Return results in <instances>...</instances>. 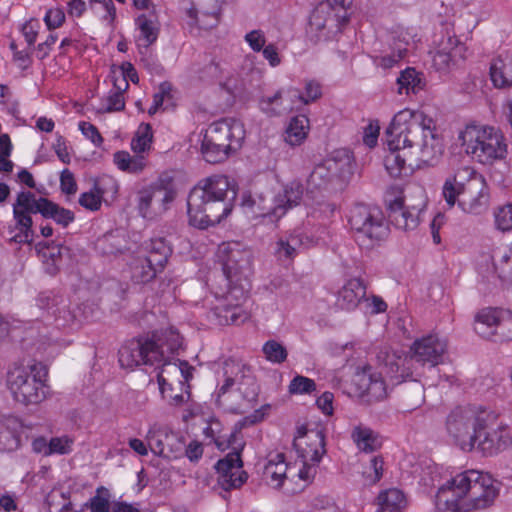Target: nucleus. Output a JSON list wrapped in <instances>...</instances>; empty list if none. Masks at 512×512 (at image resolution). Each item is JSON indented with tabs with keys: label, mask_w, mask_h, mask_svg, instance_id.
Listing matches in <instances>:
<instances>
[{
	"label": "nucleus",
	"mask_w": 512,
	"mask_h": 512,
	"mask_svg": "<svg viewBox=\"0 0 512 512\" xmlns=\"http://www.w3.org/2000/svg\"><path fill=\"white\" fill-rule=\"evenodd\" d=\"M384 461L381 456H373L368 465L362 471L364 482L368 485H374L380 481L383 476Z\"/></svg>",
	"instance_id": "obj_49"
},
{
	"label": "nucleus",
	"mask_w": 512,
	"mask_h": 512,
	"mask_svg": "<svg viewBox=\"0 0 512 512\" xmlns=\"http://www.w3.org/2000/svg\"><path fill=\"white\" fill-rule=\"evenodd\" d=\"M376 503L377 512H402L407 505V499L400 489L388 488L378 494Z\"/></svg>",
	"instance_id": "obj_36"
},
{
	"label": "nucleus",
	"mask_w": 512,
	"mask_h": 512,
	"mask_svg": "<svg viewBox=\"0 0 512 512\" xmlns=\"http://www.w3.org/2000/svg\"><path fill=\"white\" fill-rule=\"evenodd\" d=\"M320 240V236L308 235L302 228H297L279 238L275 244L274 253L279 261L291 262L301 249L314 247L320 243Z\"/></svg>",
	"instance_id": "obj_19"
},
{
	"label": "nucleus",
	"mask_w": 512,
	"mask_h": 512,
	"mask_svg": "<svg viewBox=\"0 0 512 512\" xmlns=\"http://www.w3.org/2000/svg\"><path fill=\"white\" fill-rule=\"evenodd\" d=\"M353 157L347 150H338L331 159L317 165L308 178V184L312 188L321 190L332 177L345 179L353 173Z\"/></svg>",
	"instance_id": "obj_15"
},
{
	"label": "nucleus",
	"mask_w": 512,
	"mask_h": 512,
	"mask_svg": "<svg viewBox=\"0 0 512 512\" xmlns=\"http://www.w3.org/2000/svg\"><path fill=\"white\" fill-rule=\"evenodd\" d=\"M22 422L17 417H7L0 424V451H14L20 446Z\"/></svg>",
	"instance_id": "obj_32"
},
{
	"label": "nucleus",
	"mask_w": 512,
	"mask_h": 512,
	"mask_svg": "<svg viewBox=\"0 0 512 512\" xmlns=\"http://www.w3.org/2000/svg\"><path fill=\"white\" fill-rule=\"evenodd\" d=\"M215 445L221 451H225L227 449H232V452H239L238 450L242 447L240 442L239 433L232 432L229 436H218L214 440Z\"/></svg>",
	"instance_id": "obj_61"
},
{
	"label": "nucleus",
	"mask_w": 512,
	"mask_h": 512,
	"mask_svg": "<svg viewBox=\"0 0 512 512\" xmlns=\"http://www.w3.org/2000/svg\"><path fill=\"white\" fill-rule=\"evenodd\" d=\"M297 458L286 463L284 455H270L263 470V479L275 489L287 494L302 491L314 479L319 463L326 454L325 435L321 429L297 428L294 437Z\"/></svg>",
	"instance_id": "obj_2"
},
{
	"label": "nucleus",
	"mask_w": 512,
	"mask_h": 512,
	"mask_svg": "<svg viewBox=\"0 0 512 512\" xmlns=\"http://www.w3.org/2000/svg\"><path fill=\"white\" fill-rule=\"evenodd\" d=\"M457 141L464 153L477 163L492 166L508 156V141L497 127L468 124L459 129Z\"/></svg>",
	"instance_id": "obj_6"
},
{
	"label": "nucleus",
	"mask_w": 512,
	"mask_h": 512,
	"mask_svg": "<svg viewBox=\"0 0 512 512\" xmlns=\"http://www.w3.org/2000/svg\"><path fill=\"white\" fill-rule=\"evenodd\" d=\"M399 94L417 93L423 88L420 74L414 68H407L397 79Z\"/></svg>",
	"instance_id": "obj_42"
},
{
	"label": "nucleus",
	"mask_w": 512,
	"mask_h": 512,
	"mask_svg": "<svg viewBox=\"0 0 512 512\" xmlns=\"http://www.w3.org/2000/svg\"><path fill=\"white\" fill-rule=\"evenodd\" d=\"M423 210H416L414 207L406 205L403 210L396 212L392 215L395 225L402 230H413L415 229L420 220V213Z\"/></svg>",
	"instance_id": "obj_43"
},
{
	"label": "nucleus",
	"mask_w": 512,
	"mask_h": 512,
	"mask_svg": "<svg viewBox=\"0 0 512 512\" xmlns=\"http://www.w3.org/2000/svg\"><path fill=\"white\" fill-rule=\"evenodd\" d=\"M481 421L471 407L453 409L446 420V429L455 444L463 451H472L476 446Z\"/></svg>",
	"instance_id": "obj_11"
},
{
	"label": "nucleus",
	"mask_w": 512,
	"mask_h": 512,
	"mask_svg": "<svg viewBox=\"0 0 512 512\" xmlns=\"http://www.w3.org/2000/svg\"><path fill=\"white\" fill-rule=\"evenodd\" d=\"M348 223L356 242L365 249L379 245L388 235V226L381 212L363 204L350 209Z\"/></svg>",
	"instance_id": "obj_9"
},
{
	"label": "nucleus",
	"mask_w": 512,
	"mask_h": 512,
	"mask_svg": "<svg viewBox=\"0 0 512 512\" xmlns=\"http://www.w3.org/2000/svg\"><path fill=\"white\" fill-rule=\"evenodd\" d=\"M474 175L475 170L468 165H464L455 169L445 178L441 195L449 208H453L456 204L459 206V200L467 191Z\"/></svg>",
	"instance_id": "obj_22"
},
{
	"label": "nucleus",
	"mask_w": 512,
	"mask_h": 512,
	"mask_svg": "<svg viewBox=\"0 0 512 512\" xmlns=\"http://www.w3.org/2000/svg\"><path fill=\"white\" fill-rule=\"evenodd\" d=\"M42 216L45 218H51L57 224L64 227L73 222L75 218L74 213L71 210L60 207L49 200L46 203Z\"/></svg>",
	"instance_id": "obj_46"
},
{
	"label": "nucleus",
	"mask_w": 512,
	"mask_h": 512,
	"mask_svg": "<svg viewBox=\"0 0 512 512\" xmlns=\"http://www.w3.org/2000/svg\"><path fill=\"white\" fill-rule=\"evenodd\" d=\"M312 192L304 193L302 184L297 180H291L282 186V189L273 197L274 198V214L276 218L283 217L289 209L304 203L307 207L324 211L329 207L325 201L321 191L315 196Z\"/></svg>",
	"instance_id": "obj_14"
},
{
	"label": "nucleus",
	"mask_w": 512,
	"mask_h": 512,
	"mask_svg": "<svg viewBox=\"0 0 512 512\" xmlns=\"http://www.w3.org/2000/svg\"><path fill=\"white\" fill-rule=\"evenodd\" d=\"M322 96L321 84L313 79L306 80L304 90L302 94H299L298 98L302 104H309L315 102Z\"/></svg>",
	"instance_id": "obj_57"
},
{
	"label": "nucleus",
	"mask_w": 512,
	"mask_h": 512,
	"mask_svg": "<svg viewBox=\"0 0 512 512\" xmlns=\"http://www.w3.org/2000/svg\"><path fill=\"white\" fill-rule=\"evenodd\" d=\"M148 249V261L152 263V265H156L158 267H164L168 256L170 249L166 245L165 241L161 238L152 239L150 241Z\"/></svg>",
	"instance_id": "obj_45"
},
{
	"label": "nucleus",
	"mask_w": 512,
	"mask_h": 512,
	"mask_svg": "<svg viewBox=\"0 0 512 512\" xmlns=\"http://www.w3.org/2000/svg\"><path fill=\"white\" fill-rule=\"evenodd\" d=\"M182 345V338L174 328L153 332L150 336L126 342L119 350V363L124 369L134 370L141 365L165 366L168 375L180 373L185 381L193 376V368L186 362L172 363V356Z\"/></svg>",
	"instance_id": "obj_3"
},
{
	"label": "nucleus",
	"mask_w": 512,
	"mask_h": 512,
	"mask_svg": "<svg viewBox=\"0 0 512 512\" xmlns=\"http://www.w3.org/2000/svg\"><path fill=\"white\" fill-rule=\"evenodd\" d=\"M410 40L411 35L407 29L403 27L392 29L387 39L390 52L377 57L375 63L384 69L394 67L406 56Z\"/></svg>",
	"instance_id": "obj_24"
},
{
	"label": "nucleus",
	"mask_w": 512,
	"mask_h": 512,
	"mask_svg": "<svg viewBox=\"0 0 512 512\" xmlns=\"http://www.w3.org/2000/svg\"><path fill=\"white\" fill-rule=\"evenodd\" d=\"M37 364L14 363L7 371L6 384L13 398L25 405L37 404L46 398L47 387Z\"/></svg>",
	"instance_id": "obj_8"
},
{
	"label": "nucleus",
	"mask_w": 512,
	"mask_h": 512,
	"mask_svg": "<svg viewBox=\"0 0 512 512\" xmlns=\"http://www.w3.org/2000/svg\"><path fill=\"white\" fill-rule=\"evenodd\" d=\"M74 440L69 436L53 437L50 439V455L52 454H68L72 451Z\"/></svg>",
	"instance_id": "obj_60"
},
{
	"label": "nucleus",
	"mask_w": 512,
	"mask_h": 512,
	"mask_svg": "<svg viewBox=\"0 0 512 512\" xmlns=\"http://www.w3.org/2000/svg\"><path fill=\"white\" fill-rule=\"evenodd\" d=\"M357 387L356 393L360 397H368L369 400H382L387 396V388L380 373L372 371L370 366L358 371L353 379Z\"/></svg>",
	"instance_id": "obj_26"
},
{
	"label": "nucleus",
	"mask_w": 512,
	"mask_h": 512,
	"mask_svg": "<svg viewBox=\"0 0 512 512\" xmlns=\"http://www.w3.org/2000/svg\"><path fill=\"white\" fill-rule=\"evenodd\" d=\"M406 200L405 189L401 190L397 187H392L386 195V203L392 214H395L401 209L403 210L407 205Z\"/></svg>",
	"instance_id": "obj_55"
},
{
	"label": "nucleus",
	"mask_w": 512,
	"mask_h": 512,
	"mask_svg": "<svg viewBox=\"0 0 512 512\" xmlns=\"http://www.w3.org/2000/svg\"><path fill=\"white\" fill-rule=\"evenodd\" d=\"M137 34L136 45L139 49H147L158 38L159 24L156 13H142L135 19Z\"/></svg>",
	"instance_id": "obj_28"
},
{
	"label": "nucleus",
	"mask_w": 512,
	"mask_h": 512,
	"mask_svg": "<svg viewBox=\"0 0 512 512\" xmlns=\"http://www.w3.org/2000/svg\"><path fill=\"white\" fill-rule=\"evenodd\" d=\"M113 164L121 172L139 175L148 166V159L146 155H131L128 151L120 150L113 154Z\"/></svg>",
	"instance_id": "obj_35"
},
{
	"label": "nucleus",
	"mask_w": 512,
	"mask_h": 512,
	"mask_svg": "<svg viewBox=\"0 0 512 512\" xmlns=\"http://www.w3.org/2000/svg\"><path fill=\"white\" fill-rule=\"evenodd\" d=\"M153 144V131L148 123H141L133 138L131 139L130 147L135 154L145 155L148 153Z\"/></svg>",
	"instance_id": "obj_41"
},
{
	"label": "nucleus",
	"mask_w": 512,
	"mask_h": 512,
	"mask_svg": "<svg viewBox=\"0 0 512 512\" xmlns=\"http://www.w3.org/2000/svg\"><path fill=\"white\" fill-rule=\"evenodd\" d=\"M262 352L267 361L271 363H282L287 358L286 348L276 340H268L263 344Z\"/></svg>",
	"instance_id": "obj_51"
},
{
	"label": "nucleus",
	"mask_w": 512,
	"mask_h": 512,
	"mask_svg": "<svg viewBox=\"0 0 512 512\" xmlns=\"http://www.w3.org/2000/svg\"><path fill=\"white\" fill-rule=\"evenodd\" d=\"M467 47L455 36H447L433 52V66L443 72L450 71L466 59Z\"/></svg>",
	"instance_id": "obj_20"
},
{
	"label": "nucleus",
	"mask_w": 512,
	"mask_h": 512,
	"mask_svg": "<svg viewBox=\"0 0 512 512\" xmlns=\"http://www.w3.org/2000/svg\"><path fill=\"white\" fill-rule=\"evenodd\" d=\"M48 199L36 198L31 192H20L13 204V214L31 216L32 213L43 214Z\"/></svg>",
	"instance_id": "obj_38"
},
{
	"label": "nucleus",
	"mask_w": 512,
	"mask_h": 512,
	"mask_svg": "<svg viewBox=\"0 0 512 512\" xmlns=\"http://www.w3.org/2000/svg\"><path fill=\"white\" fill-rule=\"evenodd\" d=\"M365 295L364 283L357 278L350 279L338 292L337 305L343 310L352 311L357 308Z\"/></svg>",
	"instance_id": "obj_30"
},
{
	"label": "nucleus",
	"mask_w": 512,
	"mask_h": 512,
	"mask_svg": "<svg viewBox=\"0 0 512 512\" xmlns=\"http://www.w3.org/2000/svg\"><path fill=\"white\" fill-rule=\"evenodd\" d=\"M351 0H323L311 11L309 27L320 38L331 39L339 34L351 18Z\"/></svg>",
	"instance_id": "obj_10"
},
{
	"label": "nucleus",
	"mask_w": 512,
	"mask_h": 512,
	"mask_svg": "<svg viewBox=\"0 0 512 512\" xmlns=\"http://www.w3.org/2000/svg\"><path fill=\"white\" fill-rule=\"evenodd\" d=\"M477 449L484 456H495L512 447V432L503 424L490 431H483L481 427L477 436Z\"/></svg>",
	"instance_id": "obj_23"
},
{
	"label": "nucleus",
	"mask_w": 512,
	"mask_h": 512,
	"mask_svg": "<svg viewBox=\"0 0 512 512\" xmlns=\"http://www.w3.org/2000/svg\"><path fill=\"white\" fill-rule=\"evenodd\" d=\"M233 203L204 199L196 193H190L187 200L189 224L199 229H207L219 224L232 211Z\"/></svg>",
	"instance_id": "obj_13"
},
{
	"label": "nucleus",
	"mask_w": 512,
	"mask_h": 512,
	"mask_svg": "<svg viewBox=\"0 0 512 512\" xmlns=\"http://www.w3.org/2000/svg\"><path fill=\"white\" fill-rule=\"evenodd\" d=\"M388 151L384 166L391 176H398L410 160L416 166H434L445 149L436 122L421 110L398 111L386 128Z\"/></svg>",
	"instance_id": "obj_1"
},
{
	"label": "nucleus",
	"mask_w": 512,
	"mask_h": 512,
	"mask_svg": "<svg viewBox=\"0 0 512 512\" xmlns=\"http://www.w3.org/2000/svg\"><path fill=\"white\" fill-rule=\"evenodd\" d=\"M241 206L244 213L252 219L263 218L268 219L269 222L280 219L274 214V198H268L262 194H244Z\"/></svg>",
	"instance_id": "obj_27"
},
{
	"label": "nucleus",
	"mask_w": 512,
	"mask_h": 512,
	"mask_svg": "<svg viewBox=\"0 0 512 512\" xmlns=\"http://www.w3.org/2000/svg\"><path fill=\"white\" fill-rule=\"evenodd\" d=\"M316 390L314 380L297 375L289 384V392L292 394H310Z\"/></svg>",
	"instance_id": "obj_58"
},
{
	"label": "nucleus",
	"mask_w": 512,
	"mask_h": 512,
	"mask_svg": "<svg viewBox=\"0 0 512 512\" xmlns=\"http://www.w3.org/2000/svg\"><path fill=\"white\" fill-rule=\"evenodd\" d=\"M499 494L496 480L488 473L466 470L446 480L435 496L436 512H473L493 504Z\"/></svg>",
	"instance_id": "obj_4"
},
{
	"label": "nucleus",
	"mask_w": 512,
	"mask_h": 512,
	"mask_svg": "<svg viewBox=\"0 0 512 512\" xmlns=\"http://www.w3.org/2000/svg\"><path fill=\"white\" fill-rule=\"evenodd\" d=\"M218 260L222 266L223 276L228 288L223 317L231 324H242L249 318V313L241 304L247 299V284L252 273V254L237 242H225L219 245Z\"/></svg>",
	"instance_id": "obj_5"
},
{
	"label": "nucleus",
	"mask_w": 512,
	"mask_h": 512,
	"mask_svg": "<svg viewBox=\"0 0 512 512\" xmlns=\"http://www.w3.org/2000/svg\"><path fill=\"white\" fill-rule=\"evenodd\" d=\"M497 334L506 341L512 340V311L502 309Z\"/></svg>",
	"instance_id": "obj_64"
},
{
	"label": "nucleus",
	"mask_w": 512,
	"mask_h": 512,
	"mask_svg": "<svg viewBox=\"0 0 512 512\" xmlns=\"http://www.w3.org/2000/svg\"><path fill=\"white\" fill-rule=\"evenodd\" d=\"M493 224L497 231H512V203H504L493 209Z\"/></svg>",
	"instance_id": "obj_44"
},
{
	"label": "nucleus",
	"mask_w": 512,
	"mask_h": 512,
	"mask_svg": "<svg viewBox=\"0 0 512 512\" xmlns=\"http://www.w3.org/2000/svg\"><path fill=\"white\" fill-rule=\"evenodd\" d=\"M104 189L96 183L89 191L83 192L79 197V204L90 211H97L101 208Z\"/></svg>",
	"instance_id": "obj_48"
},
{
	"label": "nucleus",
	"mask_w": 512,
	"mask_h": 512,
	"mask_svg": "<svg viewBox=\"0 0 512 512\" xmlns=\"http://www.w3.org/2000/svg\"><path fill=\"white\" fill-rule=\"evenodd\" d=\"M158 367H161V370L157 374V382L159 385V390L164 399H167L173 404H179L183 401V396L180 394H176L175 396H172L170 394L171 391V383L170 378L167 374V368L165 366L159 365Z\"/></svg>",
	"instance_id": "obj_52"
},
{
	"label": "nucleus",
	"mask_w": 512,
	"mask_h": 512,
	"mask_svg": "<svg viewBox=\"0 0 512 512\" xmlns=\"http://www.w3.org/2000/svg\"><path fill=\"white\" fill-rule=\"evenodd\" d=\"M91 8L98 14L101 20L112 26L116 19V8L112 0H89Z\"/></svg>",
	"instance_id": "obj_50"
},
{
	"label": "nucleus",
	"mask_w": 512,
	"mask_h": 512,
	"mask_svg": "<svg viewBox=\"0 0 512 512\" xmlns=\"http://www.w3.org/2000/svg\"><path fill=\"white\" fill-rule=\"evenodd\" d=\"M351 439L358 450L365 453H372L382 446L379 434L361 423L352 428Z\"/></svg>",
	"instance_id": "obj_33"
},
{
	"label": "nucleus",
	"mask_w": 512,
	"mask_h": 512,
	"mask_svg": "<svg viewBox=\"0 0 512 512\" xmlns=\"http://www.w3.org/2000/svg\"><path fill=\"white\" fill-rule=\"evenodd\" d=\"M282 89L263 95L258 101L259 110L267 117H280L292 111L293 106L286 103Z\"/></svg>",
	"instance_id": "obj_34"
},
{
	"label": "nucleus",
	"mask_w": 512,
	"mask_h": 512,
	"mask_svg": "<svg viewBox=\"0 0 512 512\" xmlns=\"http://www.w3.org/2000/svg\"><path fill=\"white\" fill-rule=\"evenodd\" d=\"M237 190L234 179L226 175L216 174L203 179L190 193H196L204 199L233 203L237 196Z\"/></svg>",
	"instance_id": "obj_18"
},
{
	"label": "nucleus",
	"mask_w": 512,
	"mask_h": 512,
	"mask_svg": "<svg viewBox=\"0 0 512 512\" xmlns=\"http://www.w3.org/2000/svg\"><path fill=\"white\" fill-rule=\"evenodd\" d=\"M493 260L503 277H512V247L500 249Z\"/></svg>",
	"instance_id": "obj_54"
},
{
	"label": "nucleus",
	"mask_w": 512,
	"mask_h": 512,
	"mask_svg": "<svg viewBox=\"0 0 512 512\" xmlns=\"http://www.w3.org/2000/svg\"><path fill=\"white\" fill-rule=\"evenodd\" d=\"M310 129L309 119L297 115L289 121L285 130V141L291 146H298L307 138Z\"/></svg>",
	"instance_id": "obj_39"
},
{
	"label": "nucleus",
	"mask_w": 512,
	"mask_h": 512,
	"mask_svg": "<svg viewBox=\"0 0 512 512\" xmlns=\"http://www.w3.org/2000/svg\"><path fill=\"white\" fill-rule=\"evenodd\" d=\"M404 189L407 205L414 207L416 210H424L427 203L425 188L419 183H409Z\"/></svg>",
	"instance_id": "obj_47"
},
{
	"label": "nucleus",
	"mask_w": 512,
	"mask_h": 512,
	"mask_svg": "<svg viewBox=\"0 0 512 512\" xmlns=\"http://www.w3.org/2000/svg\"><path fill=\"white\" fill-rule=\"evenodd\" d=\"M104 105L107 112L121 111L125 107L124 91L111 90Z\"/></svg>",
	"instance_id": "obj_63"
},
{
	"label": "nucleus",
	"mask_w": 512,
	"mask_h": 512,
	"mask_svg": "<svg viewBox=\"0 0 512 512\" xmlns=\"http://www.w3.org/2000/svg\"><path fill=\"white\" fill-rule=\"evenodd\" d=\"M410 355L417 363L434 368L445 362L448 355V341L438 333L423 335L412 343Z\"/></svg>",
	"instance_id": "obj_16"
},
{
	"label": "nucleus",
	"mask_w": 512,
	"mask_h": 512,
	"mask_svg": "<svg viewBox=\"0 0 512 512\" xmlns=\"http://www.w3.org/2000/svg\"><path fill=\"white\" fill-rule=\"evenodd\" d=\"M15 224L10 228V241L15 243H31L33 241L31 216L13 214Z\"/></svg>",
	"instance_id": "obj_40"
},
{
	"label": "nucleus",
	"mask_w": 512,
	"mask_h": 512,
	"mask_svg": "<svg viewBox=\"0 0 512 512\" xmlns=\"http://www.w3.org/2000/svg\"><path fill=\"white\" fill-rule=\"evenodd\" d=\"M247 372H249V369L245 365L235 361H227L224 371L225 380L219 387V395L225 394L236 385L237 391L243 395L248 403H252L257 396V385L253 377Z\"/></svg>",
	"instance_id": "obj_17"
},
{
	"label": "nucleus",
	"mask_w": 512,
	"mask_h": 512,
	"mask_svg": "<svg viewBox=\"0 0 512 512\" xmlns=\"http://www.w3.org/2000/svg\"><path fill=\"white\" fill-rule=\"evenodd\" d=\"M78 129L82 135L93 143L94 146L100 147L103 143V137L99 133L97 127L88 121H80Z\"/></svg>",
	"instance_id": "obj_62"
},
{
	"label": "nucleus",
	"mask_w": 512,
	"mask_h": 512,
	"mask_svg": "<svg viewBox=\"0 0 512 512\" xmlns=\"http://www.w3.org/2000/svg\"><path fill=\"white\" fill-rule=\"evenodd\" d=\"M500 308H483L477 312L474 318V330L484 338H490L497 334L501 320Z\"/></svg>",
	"instance_id": "obj_31"
},
{
	"label": "nucleus",
	"mask_w": 512,
	"mask_h": 512,
	"mask_svg": "<svg viewBox=\"0 0 512 512\" xmlns=\"http://www.w3.org/2000/svg\"><path fill=\"white\" fill-rule=\"evenodd\" d=\"M175 440L176 434L168 426L158 423L151 425L146 434V441L154 454H166L164 442Z\"/></svg>",
	"instance_id": "obj_37"
},
{
	"label": "nucleus",
	"mask_w": 512,
	"mask_h": 512,
	"mask_svg": "<svg viewBox=\"0 0 512 512\" xmlns=\"http://www.w3.org/2000/svg\"><path fill=\"white\" fill-rule=\"evenodd\" d=\"M380 135V123L377 119L369 120L368 124L363 127L362 143L367 148L372 149L377 146Z\"/></svg>",
	"instance_id": "obj_56"
},
{
	"label": "nucleus",
	"mask_w": 512,
	"mask_h": 512,
	"mask_svg": "<svg viewBox=\"0 0 512 512\" xmlns=\"http://www.w3.org/2000/svg\"><path fill=\"white\" fill-rule=\"evenodd\" d=\"M244 124L234 118L213 122L203 135L201 153L209 163H219L237 152L245 139Z\"/></svg>",
	"instance_id": "obj_7"
},
{
	"label": "nucleus",
	"mask_w": 512,
	"mask_h": 512,
	"mask_svg": "<svg viewBox=\"0 0 512 512\" xmlns=\"http://www.w3.org/2000/svg\"><path fill=\"white\" fill-rule=\"evenodd\" d=\"M163 267L152 265L148 258L145 257L139 261V265L134 268V278L139 282H148L152 280L157 272L161 271Z\"/></svg>",
	"instance_id": "obj_53"
},
{
	"label": "nucleus",
	"mask_w": 512,
	"mask_h": 512,
	"mask_svg": "<svg viewBox=\"0 0 512 512\" xmlns=\"http://www.w3.org/2000/svg\"><path fill=\"white\" fill-rule=\"evenodd\" d=\"M220 88L228 94L231 101L241 98L245 92L243 83L234 76H229L221 82Z\"/></svg>",
	"instance_id": "obj_59"
},
{
	"label": "nucleus",
	"mask_w": 512,
	"mask_h": 512,
	"mask_svg": "<svg viewBox=\"0 0 512 512\" xmlns=\"http://www.w3.org/2000/svg\"><path fill=\"white\" fill-rule=\"evenodd\" d=\"M218 483L224 490L240 487L247 479L239 452H230L216 464Z\"/></svg>",
	"instance_id": "obj_25"
},
{
	"label": "nucleus",
	"mask_w": 512,
	"mask_h": 512,
	"mask_svg": "<svg viewBox=\"0 0 512 512\" xmlns=\"http://www.w3.org/2000/svg\"><path fill=\"white\" fill-rule=\"evenodd\" d=\"M490 79L496 88L512 86V52L504 51L495 57L490 65Z\"/></svg>",
	"instance_id": "obj_29"
},
{
	"label": "nucleus",
	"mask_w": 512,
	"mask_h": 512,
	"mask_svg": "<svg viewBox=\"0 0 512 512\" xmlns=\"http://www.w3.org/2000/svg\"><path fill=\"white\" fill-rule=\"evenodd\" d=\"M489 202V187L485 179L475 173L467 191L460 198L458 207L464 213L480 215L487 210Z\"/></svg>",
	"instance_id": "obj_21"
},
{
	"label": "nucleus",
	"mask_w": 512,
	"mask_h": 512,
	"mask_svg": "<svg viewBox=\"0 0 512 512\" xmlns=\"http://www.w3.org/2000/svg\"><path fill=\"white\" fill-rule=\"evenodd\" d=\"M175 198L173 187L163 182H154L137 192L136 210L146 220H157L170 209Z\"/></svg>",
	"instance_id": "obj_12"
}]
</instances>
